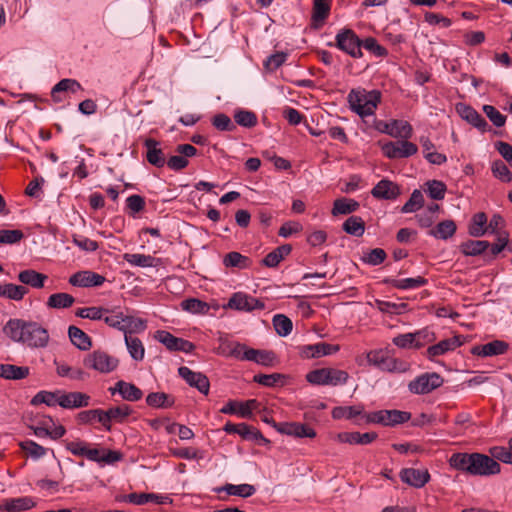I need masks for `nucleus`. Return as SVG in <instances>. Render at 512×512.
I'll return each instance as SVG.
<instances>
[{
	"label": "nucleus",
	"mask_w": 512,
	"mask_h": 512,
	"mask_svg": "<svg viewBox=\"0 0 512 512\" xmlns=\"http://www.w3.org/2000/svg\"><path fill=\"white\" fill-rule=\"evenodd\" d=\"M224 307L239 311H252L254 309H262L264 304L243 292H236Z\"/></svg>",
	"instance_id": "9b49d317"
},
{
	"label": "nucleus",
	"mask_w": 512,
	"mask_h": 512,
	"mask_svg": "<svg viewBox=\"0 0 512 512\" xmlns=\"http://www.w3.org/2000/svg\"><path fill=\"white\" fill-rule=\"evenodd\" d=\"M108 312L109 309L104 307H87L79 308L76 311V316L90 320H102L103 316Z\"/></svg>",
	"instance_id": "bf43d9fd"
},
{
	"label": "nucleus",
	"mask_w": 512,
	"mask_h": 512,
	"mask_svg": "<svg viewBox=\"0 0 512 512\" xmlns=\"http://www.w3.org/2000/svg\"><path fill=\"white\" fill-rule=\"evenodd\" d=\"M358 208L359 203L357 201L348 198H339L334 201L332 214L334 216L346 215L357 211Z\"/></svg>",
	"instance_id": "a19ab883"
},
{
	"label": "nucleus",
	"mask_w": 512,
	"mask_h": 512,
	"mask_svg": "<svg viewBox=\"0 0 512 512\" xmlns=\"http://www.w3.org/2000/svg\"><path fill=\"white\" fill-rule=\"evenodd\" d=\"M491 458L495 461H501L503 463L512 464V450L506 447H493L490 449Z\"/></svg>",
	"instance_id": "774afa93"
},
{
	"label": "nucleus",
	"mask_w": 512,
	"mask_h": 512,
	"mask_svg": "<svg viewBox=\"0 0 512 512\" xmlns=\"http://www.w3.org/2000/svg\"><path fill=\"white\" fill-rule=\"evenodd\" d=\"M456 111L463 120L479 131L485 132L489 128L487 121L473 107L464 103H458Z\"/></svg>",
	"instance_id": "dca6fc26"
},
{
	"label": "nucleus",
	"mask_w": 512,
	"mask_h": 512,
	"mask_svg": "<svg viewBox=\"0 0 512 512\" xmlns=\"http://www.w3.org/2000/svg\"><path fill=\"white\" fill-rule=\"evenodd\" d=\"M371 194L377 199L394 200L400 194V189L396 183L382 179L374 186Z\"/></svg>",
	"instance_id": "412c9836"
},
{
	"label": "nucleus",
	"mask_w": 512,
	"mask_h": 512,
	"mask_svg": "<svg viewBox=\"0 0 512 512\" xmlns=\"http://www.w3.org/2000/svg\"><path fill=\"white\" fill-rule=\"evenodd\" d=\"M79 91H83V87L76 79L64 78L55 84L51 90V97L54 102H62V98L59 96L61 92H70L76 94Z\"/></svg>",
	"instance_id": "b1692460"
},
{
	"label": "nucleus",
	"mask_w": 512,
	"mask_h": 512,
	"mask_svg": "<svg viewBox=\"0 0 512 512\" xmlns=\"http://www.w3.org/2000/svg\"><path fill=\"white\" fill-rule=\"evenodd\" d=\"M144 145L147 148V161L158 168L163 167L166 163V159L163 151L158 147L159 142L155 139L148 138L145 140Z\"/></svg>",
	"instance_id": "c85d7f7f"
},
{
	"label": "nucleus",
	"mask_w": 512,
	"mask_h": 512,
	"mask_svg": "<svg viewBox=\"0 0 512 512\" xmlns=\"http://www.w3.org/2000/svg\"><path fill=\"white\" fill-rule=\"evenodd\" d=\"M174 398L164 392H152L146 397V403L154 408H169L174 405Z\"/></svg>",
	"instance_id": "58836bf2"
},
{
	"label": "nucleus",
	"mask_w": 512,
	"mask_h": 512,
	"mask_svg": "<svg viewBox=\"0 0 512 512\" xmlns=\"http://www.w3.org/2000/svg\"><path fill=\"white\" fill-rule=\"evenodd\" d=\"M382 151L390 159L408 158L417 153L418 147L407 140L390 141L382 146Z\"/></svg>",
	"instance_id": "6e6552de"
},
{
	"label": "nucleus",
	"mask_w": 512,
	"mask_h": 512,
	"mask_svg": "<svg viewBox=\"0 0 512 512\" xmlns=\"http://www.w3.org/2000/svg\"><path fill=\"white\" fill-rule=\"evenodd\" d=\"M47 279V275L37 272L33 269H26L18 274V280L21 283L36 289L44 287L45 281Z\"/></svg>",
	"instance_id": "7c9ffc66"
},
{
	"label": "nucleus",
	"mask_w": 512,
	"mask_h": 512,
	"mask_svg": "<svg viewBox=\"0 0 512 512\" xmlns=\"http://www.w3.org/2000/svg\"><path fill=\"white\" fill-rule=\"evenodd\" d=\"M181 308L192 314L205 315L209 312V305L196 298L185 299L181 302Z\"/></svg>",
	"instance_id": "a18cd8bd"
},
{
	"label": "nucleus",
	"mask_w": 512,
	"mask_h": 512,
	"mask_svg": "<svg viewBox=\"0 0 512 512\" xmlns=\"http://www.w3.org/2000/svg\"><path fill=\"white\" fill-rule=\"evenodd\" d=\"M339 350V346L331 345L325 342L316 343L313 345H304L300 347V354L303 358H319L326 355H331Z\"/></svg>",
	"instance_id": "6ab92c4d"
},
{
	"label": "nucleus",
	"mask_w": 512,
	"mask_h": 512,
	"mask_svg": "<svg viewBox=\"0 0 512 512\" xmlns=\"http://www.w3.org/2000/svg\"><path fill=\"white\" fill-rule=\"evenodd\" d=\"M60 406L65 409L86 407L89 405L90 396L82 392L65 393L60 390Z\"/></svg>",
	"instance_id": "4be33fe9"
},
{
	"label": "nucleus",
	"mask_w": 512,
	"mask_h": 512,
	"mask_svg": "<svg viewBox=\"0 0 512 512\" xmlns=\"http://www.w3.org/2000/svg\"><path fill=\"white\" fill-rule=\"evenodd\" d=\"M382 132L395 138L408 139L412 135V126L404 120H393L390 123H383Z\"/></svg>",
	"instance_id": "a878e982"
},
{
	"label": "nucleus",
	"mask_w": 512,
	"mask_h": 512,
	"mask_svg": "<svg viewBox=\"0 0 512 512\" xmlns=\"http://www.w3.org/2000/svg\"><path fill=\"white\" fill-rule=\"evenodd\" d=\"M273 325L277 334L283 337L289 335L293 328L292 321L283 314L273 317Z\"/></svg>",
	"instance_id": "6e6d98bb"
},
{
	"label": "nucleus",
	"mask_w": 512,
	"mask_h": 512,
	"mask_svg": "<svg viewBox=\"0 0 512 512\" xmlns=\"http://www.w3.org/2000/svg\"><path fill=\"white\" fill-rule=\"evenodd\" d=\"M424 204V197L420 190L415 189L409 200L401 208L402 213H412L419 210Z\"/></svg>",
	"instance_id": "13d9d810"
},
{
	"label": "nucleus",
	"mask_w": 512,
	"mask_h": 512,
	"mask_svg": "<svg viewBox=\"0 0 512 512\" xmlns=\"http://www.w3.org/2000/svg\"><path fill=\"white\" fill-rule=\"evenodd\" d=\"M330 5L328 3H313L312 20L315 22V27L320 26L328 17Z\"/></svg>",
	"instance_id": "0e129e2a"
},
{
	"label": "nucleus",
	"mask_w": 512,
	"mask_h": 512,
	"mask_svg": "<svg viewBox=\"0 0 512 512\" xmlns=\"http://www.w3.org/2000/svg\"><path fill=\"white\" fill-rule=\"evenodd\" d=\"M400 478L410 486L421 488L429 481L430 474L427 470L405 468L401 470Z\"/></svg>",
	"instance_id": "aec40b11"
},
{
	"label": "nucleus",
	"mask_w": 512,
	"mask_h": 512,
	"mask_svg": "<svg viewBox=\"0 0 512 512\" xmlns=\"http://www.w3.org/2000/svg\"><path fill=\"white\" fill-rule=\"evenodd\" d=\"M123 259L130 265L137 267H153L155 262V258L151 255L138 253H125Z\"/></svg>",
	"instance_id": "8fccbe9b"
},
{
	"label": "nucleus",
	"mask_w": 512,
	"mask_h": 512,
	"mask_svg": "<svg viewBox=\"0 0 512 512\" xmlns=\"http://www.w3.org/2000/svg\"><path fill=\"white\" fill-rule=\"evenodd\" d=\"M464 343V338L460 335L453 336L448 339H444L439 343L428 347L426 355L430 360H433L437 356L444 355L450 351H454Z\"/></svg>",
	"instance_id": "f3484780"
},
{
	"label": "nucleus",
	"mask_w": 512,
	"mask_h": 512,
	"mask_svg": "<svg viewBox=\"0 0 512 512\" xmlns=\"http://www.w3.org/2000/svg\"><path fill=\"white\" fill-rule=\"evenodd\" d=\"M84 365L100 373H110L118 366V360L104 351H94L84 359Z\"/></svg>",
	"instance_id": "0eeeda50"
},
{
	"label": "nucleus",
	"mask_w": 512,
	"mask_h": 512,
	"mask_svg": "<svg viewBox=\"0 0 512 512\" xmlns=\"http://www.w3.org/2000/svg\"><path fill=\"white\" fill-rule=\"evenodd\" d=\"M487 216L484 212L476 213L469 224L468 232L473 237H482L488 233Z\"/></svg>",
	"instance_id": "c9c22d12"
},
{
	"label": "nucleus",
	"mask_w": 512,
	"mask_h": 512,
	"mask_svg": "<svg viewBox=\"0 0 512 512\" xmlns=\"http://www.w3.org/2000/svg\"><path fill=\"white\" fill-rule=\"evenodd\" d=\"M60 390L54 392L40 391L33 398L31 403L33 405L46 404L47 406H60Z\"/></svg>",
	"instance_id": "49530a36"
},
{
	"label": "nucleus",
	"mask_w": 512,
	"mask_h": 512,
	"mask_svg": "<svg viewBox=\"0 0 512 512\" xmlns=\"http://www.w3.org/2000/svg\"><path fill=\"white\" fill-rule=\"evenodd\" d=\"M78 420L82 424H91L97 421L104 427V410L91 409L82 411L78 414Z\"/></svg>",
	"instance_id": "5fc2aeb1"
},
{
	"label": "nucleus",
	"mask_w": 512,
	"mask_h": 512,
	"mask_svg": "<svg viewBox=\"0 0 512 512\" xmlns=\"http://www.w3.org/2000/svg\"><path fill=\"white\" fill-rule=\"evenodd\" d=\"M124 339L130 356L135 361H142L145 355V349L142 341L139 338L133 337L131 335H125Z\"/></svg>",
	"instance_id": "ea45409f"
},
{
	"label": "nucleus",
	"mask_w": 512,
	"mask_h": 512,
	"mask_svg": "<svg viewBox=\"0 0 512 512\" xmlns=\"http://www.w3.org/2000/svg\"><path fill=\"white\" fill-rule=\"evenodd\" d=\"M223 264L226 267H234L238 269H245L249 267L250 260L248 257L240 254L239 252H229L224 256Z\"/></svg>",
	"instance_id": "09e8293b"
},
{
	"label": "nucleus",
	"mask_w": 512,
	"mask_h": 512,
	"mask_svg": "<svg viewBox=\"0 0 512 512\" xmlns=\"http://www.w3.org/2000/svg\"><path fill=\"white\" fill-rule=\"evenodd\" d=\"M28 290L21 285L6 283L0 285V296L19 301L27 294Z\"/></svg>",
	"instance_id": "37998d69"
},
{
	"label": "nucleus",
	"mask_w": 512,
	"mask_h": 512,
	"mask_svg": "<svg viewBox=\"0 0 512 512\" xmlns=\"http://www.w3.org/2000/svg\"><path fill=\"white\" fill-rule=\"evenodd\" d=\"M348 378L346 371L335 368L315 369L306 375V380L313 385H344Z\"/></svg>",
	"instance_id": "7ed1b4c3"
},
{
	"label": "nucleus",
	"mask_w": 512,
	"mask_h": 512,
	"mask_svg": "<svg viewBox=\"0 0 512 512\" xmlns=\"http://www.w3.org/2000/svg\"><path fill=\"white\" fill-rule=\"evenodd\" d=\"M508 349V344L504 341L494 340L484 345L475 346L471 352L474 355L488 357L501 355Z\"/></svg>",
	"instance_id": "bb28decb"
},
{
	"label": "nucleus",
	"mask_w": 512,
	"mask_h": 512,
	"mask_svg": "<svg viewBox=\"0 0 512 512\" xmlns=\"http://www.w3.org/2000/svg\"><path fill=\"white\" fill-rule=\"evenodd\" d=\"M105 282V277L90 271H79L69 278V283L76 287H99Z\"/></svg>",
	"instance_id": "2eb2a0df"
},
{
	"label": "nucleus",
	"mask_w": 512,
	"mask_h": 512,
	"mask_svg": "<svg viewBox=\"0 0 512 512\" xmlns=\"http://www.w3.org/2000/svg\"><path fill=\"white\" fill-rule=\"evenodd\" d=\"M177 155L171 156L165 164L173 170L180 171L189 164L188 158L197 154V149L191 144H180L176 147Z\"/></svg>",
	"instance_id": "9d476101"
},
{
	"label": "nucleus",
	"mask_w": 512,
	"mask_h": 512,
	"mask_svg": "<svg viewBox=\"0 0 512 512\" xmlns=\"http://www.w3.org/2000/svg\"><path fill=\"white\" fill-rule=\"evenodd\" d=\"M27 366H16L12 364H0V377L7 380H21L29 375Z\"/></svg>",
	"instance_id": "f704fd0d"
},
{
	"label": "nucleus",
	"mask_w": 512,
	"mask_h": 512,
	"mask_svg": "<svg viewBox=\"0 0 512 512\" xmlns=\"http://www.w3.org/2000/svg\"><path fill=\"white\" fill-rule=\"evenodd\" d=\"M75 302V298L68 293H55L49 296L47 306L53 309H64L71 307Z\"/></svg>",
	"instance_id": "79ce46f5"
},
{
	"label": "nucleus",
	"mask_w": 512,
	"mask_h": 512,
	"mask_svg": "<svg viewBox=\"0 0 512 512\" xmlns=\"http://www.w3.org/2000/svg\"><path fill=\"white\" fill-rule=\"evenodd\" d=\"M29 324L24 320L10 319L4 326V332L11 340L23 343Z\"/></svg>",
	"instance_id": "393cba45"
},
{
	"label": "nucleus",
	"mask_w": 512,
	"mask_h": 512,
	"mask_svg": "<svg viewBox=\"0 0 512 512\" xmlns=\"http://www.w3.org/2000/svg\"><path fill=\"white\" fill-rule=\"evenodd\" d=\"M491 170L493 175L502 182L508 183L512 181V173L503 161H494L492 163Z\"/></svg>",
	"instance_id": "680f3d73"
},
{
	"label": "nucleus",
	"mask_w": 512,
	"mask_h": 512,
	"mask_svg": "<svg viewBox=\"0 0 512 512\" xmlns=\"http://www.w3.org/2000/svg\"><path fill=\"white\" fill-rule=\"evenodd\" d=\"M132 412L133 409L127 404L110 407L104 410V430L108 432L111 431L112 422L123 423Z\"/></svg>",
	"instance_id": "a211bd4d"
},
{
	"label": "nucleus",
	"mask_w": 512,
	"mask_h": 512,
	"mask_svg": "<svg viewBox=\"0 0 512 512\" xmlns=\"http://www.w3.org/2000/svg\"><path fill=\"white\" fill-rule=\"evenodd\" d=\"M391 360H393V357H390L388 352L382 349L372 350L367 353L368 363L385 372L389 371Z\"/></svg>",
	"instance_id": "473e14b6"
},
{
	"label": "nucleus",
	"mask_w": 512,
	"mask_h": 512,
	"mask_svg": "<svg viewBox=\"0 0 512 512\" xmlns=\"http://www.w3.org/2000/svg\"><path fill=\"white\" fill-rule=\"evenodd\" d=\"M427 280L421 276L415 278H404V279H396L392 281V285L395 288L409 290L415 289L425 285Z\"/></svg>",
	"instance_id": "052dcab7"
},
{
	"label": "nucleus",
	"mask_w": 512,
	"mask_h": 512,
	"mask_svg": "<svg viewBox=\"0 0 512 512\" xmlns=\"http://www.w3.org/2000/svg\"><path fill=\"white\" fill-rule=\"evenodd\" d=\"M125 315L118 309L109 310L102 320L110 327L123 331Z\"/></svg>",
	"instance_id": "864d4df0"
},
{
	"label": "nucleus",
	"mask_w": 512,
	"mask_h": 512,
	"mask_svg": "<svg viewBox=\"0 0 512 512\" xmlns=\"http://www.w3.org/2000/svg\"><path fill=\"white\" fill-rule=\"evenodd\" d=\"M336 46L353 58H361V40L351 29H345L337 33Z\"/></svg>",
	"instance_id": "423d86ee"
},
{
	"label": "nucleus",
	"mask_w": 512,
	"mask_h": 512,
	"mask_svg": "<svg viewBox=\"0 0 512 512\" xmlns=\"http://www.w3.org/2000/svg\"><path fill=\"white\" fill-rule=\"evenodd\" d=\"M427 192L431 199L442 200L445 196L446 186L443 182L432 180L427 182Z\"/></svg>",
	"instance_id": "338daca9"
},
{
	"label": "nucleus",
	"mask_w": 512,
	"mask_h": 512,
	"mask_svg": "<svg viewBox=\"0 0 512 512\" xmlns=\"http://www.w3.org/2000/svg\"><path fill=\"white\" fill-rule=\"evenodd\" d=\"M34 506L35 502L32 497L23 496L6 500L5 503L0 506V509H4L8 512H21L29 510Z\"/></svg>",
	"instance_id": "2f4dec72"
},
{
	"label": "nucleus",
	"mask_w": 512,
	"mask_h": 512,
	"mask_svg": "<svg viewBox=\"0 0 512 512\" xmlns=\"http://www.w3.org/2000/svg\"><path fill=\"white\" fill-rule=\"evenodd\" d=\"M217 492H226L228 495L239 496L242 498H247L256 492V488L250 484H226L223 487L216 489Z\"/></svg>",
	"instance_id": "e433bc0d"
},
{
	"label": "nucleus",
	"mask_w": 512,
	"mask_h": 512,
	"mask_svg": "<svg viewBox=\"0 0 512 512\" xmlns=\"http://www.w3.org/2000/svg\"><path fill=\"white\" fill-rule=\"evenodd\" d=\"M443 384V378L435 373H423L408 384V389L416 395H423L432 392Z\"/></svg>",
	"instance_id": "39448f33"
},
{
	"label": "nucleus",
	"mask_w": 512,
	"mask_h": 512,
	"mask_svg": "<svg viewBox=\"0 0 512 512\" xmlns=\"http://www.w3.org/2000/svg\"><path fill=\"white\" fill-rule=\"evenodd\" d=\"M377 438V434L375 432H342L337 435V440L341 443L348 444H360L367 445L373 442Z\"/></svg>",
	"instance_id": "c756f323"
},
{
	"label": "nucleus",
	"mask_w": 512,
	"mask_h": 512,
	"mask_svg": "<svg viewBox=\"0 0 512 512\" xmlns=\"http://www.w3.org/2000/svg\"><path fill=\"white\" fill-rule=\"evenodd\" d=\"M213 126L220 131H234L236 124L223 113L216 114L212 119Z\"/></svg>",
	"instance_id": "69168bd1"
},
{
	"label": "nucleus",
	"mask_w": 512,
	"mask_h": 512,
	"mask_svg": "<svg viewBox=\"0 0 512 512\" xmlns=\"http://www.w3.org/2000/svg\"><path fill=\"white\" fill-rule=\"evenodd\" d=\"M351 111L361 118L374 115L381 101V93L378 90H366L364 88L352 89L347 96Z\"/></svg>",
	"instance_id": "f03ea898"
},
{
	"label": "nucleus",
	"mask_w": 512,
	"mask_h": 512,
	"mask_svg": "<svg viewBox=\"0 0 512 512\" xmlns=\"http://www.w3.org/2000/svg\"><path fill=\"white\" fill-rule=\"evenodd\" d=\"M235 124L245 128H252L257 124V116L248 110H238L234 114Z\"/></svg>",
	"instance_id": "4d7b16f0"
},
{
	"label": "nucleus",
	"mask_w": 512,
	"mask_h": 512,
	"mask_svg": "<svg viewBox=\"0 0 512 512\" xmlns=\"http://www.w3.org/2000/svg\"><path fill=\"white\" fill-rule=\"evenodd\" d=\"M276 431L296 438L316 437V431L312 427L298 422H280L279 425L276 426Z\"/></svg>",
	"instance_id": "ddd939ff"
},
{
	"label": "nucleus",
	"mask_w": 512,
	"mask_h": 512,
	"mask_svg": "<svg viewBox=\"0 0 512 512\" xmlns=\"http://www.w3.org/2000/svg\"><path fill=\"white\" fill-rule=\"evenodd\" d=\"M109 390L112 395L119 393L124 400L131 402L138 401L143 396L141 389L136 385L123 380L118 381L114 388H110Z\"/></svg>",
	"instance_id": "5701e85b"
},
{
	"label": "nucleus",
	"mask_w": 512,
	"mask_h": 512,
	"mask_svg": "<svg viewBox=\"0 0 512 512\" xmlns=\"http://www.w3.org/2000/svg\"><path fill=\"white\" fill-rule=\"evenodd\" d=\"M343 230L350 235L360 237L364 234L365 223L359 216H351L343 223Z\"/></svg>",
	"instance_id": "de8ad7c7"
},
{
	"label": "nucleus",
	"mask_w": 512,
	"mask_h": 512,
	"mask_svg": "<svg viewBox=\"0 0 512 512\" xmlns=\"http://www.w3.org/2000/svg\"><path fill=\"white\" fill-rule=\"evenodd\" d=\"M178 374L189 384L191 387L198 389L199 392L207 395L210 388L208 378L200 373L194 372L186 366H181L178 369Z\"/></svg>",
	"instance_id": "4468645a"
},
{
	"label": "nucleus",
	"mask_w": 512,
	"mask_h": 512,
	"mask_svg": "<svg viewBox=\"0 0 512 512\" xmlns=\"http://www.w3.org/2000/svg\"><path fill=\"white\" fill-rule=\"evenodd\" d=\"M456 224L453 220H444L439 222L435 228L428 231V235L441 240H447L456 232Z\"/></svg>",
	"instance_id": "72a5a7b5"
},
{
	"label": "nucleus",
	"mask_w": 512,
	"mask_h": 512,
	"mask_svg": "<svg viewBox=\"0 0 512 512\" xmlns=\"http://www.w3.org/2000/svg\"><path fill=\"white\" fill-rule=\"evenodd\" d=\"M68 336L71 342L80 350H88L92 345L90 337L76 326L68 328Z\"/></svg>",
	"instance_id": "4c0bfd02"
},
{
	"label": "nucleus",
	"mask_w": 512,
	"mask_h": 512,
	"mask_svg": "<svg viewBox=\"0 0 512 512\" xmlns=\"http://www.w3.org/2000/svg\"><path fill=\"white\" fill-rule=\"evenodd\" d=\"M124 320V329L122 332H124L125 335L143 332L147 327L146 321L138 317L125 315Z\"/></svg>",
	"instance_id": "3c124183"
},
{
	"label": "nucleus",
	"mask_w": 512,
	"mask_h": 512,
	"mask_svg": "<svg viewBox=\"0 0 512 512\" xmlns=\"http://www.w3.org/2000/svg\"><path fill=\"white\" fill-rule=\"evenodd\" d=\"M392 343L402 349L419 348L414 333L399 334L392 339Z\"/></svg>",
	"instance_id": "e2e57ef3"
},
{
	"label": "nucleus",
	"mask_w": 512,
	"mask_h": 512,
	"mask_svg": "<svg viewBox=\"0 0 512 512\" xmlns=\"http://www.w3.org/2000/svg\"><path fill=\"white\" fill-rule=\"evenodd\" d=\"M155 339L171 351H182L185 353H190L195 348V345L192 342L175 337L168 331L164 330L157 331L155 334Z\"/></svg>",
	"instance_id": "1a4fd4ad"
},
{
	"label": "nucleus",
	"mask_w": 512,
	"mask_h": 512,
	"mask_svg": "<svg viewBox=\"0 0 512 512\" xmlns=\"http://www.w3.org/2000/svg\"><path fill=\"white\" fill-rule=\"evenodd\" d=\"M490 243L485 240H468L461 245V251L467 256H477L488 249Z\"/></svg>",
	"instance_id": "c03bdc74"
},
{
	"label": "nucleus",
	"mask_w": 512,
	"mask_h": 512,
	"mask_svg": "<svg viewBox=\"0 0 512 512\" xmlns=\"http://www.w3.org/2000/svg\"><path fill=\"white\" fill-rule=\"evenodd\" d=\"M449 465L458 471L473 476H491L500 473L497 461L482 453H454L449 459Z\"/></svg>",
	"instance_id": "f257e3e1"
},
{
	"label": "nucleus",
	"mask_w": 512,
	"mask_h": 512,
	"mask_svg": "<svg viewBox=\"0 0 512 512\" xmlns=\"http://www.w3.org/2000/svg\"><path fill=\"white\" fill-rule=\"evenodd\" d=\"M368 423H377L384 426H395L410 420L411 414L400 410H379L364 415Z\"/></svg>",
	"instance_id": "20e7f679"
},
{
	"label": "nucleus",
	"mask_w": 512,
	"mask_h": 512,
	"mask_svg": "<svg viewBox=\"0 0 512 512\" xmlns=\"http://www.w3.org/2000/svg\"><path fill=\"white\" fill-rule=\"evenodd\" d=\"M49 341L48 331L35 322H30L23 344L32 348H43Z\"/></svg>",
	"instance_id": "f8f14e48"
},
{
	"label": "nucleus",
	"mask_w": 512,
	"mask_h": 512,
	"mask_svg": "<svg viewBox=\"0 0 512 512\" xmlns=\"http://www.w3.org/2000/svg\"><path fill=\"white\" fill-rule=\"evenodd\" d=\"M21 449L27 456L38 460L46 455L47 449L32 440H25L20 443Z\"/></svg>",
	"instance_id": "603ef678"
},
{
	"label": "nucleus",
	"mask_w": 512,
	"mask_h": 512,
	"mask_svg": "<svg viewBox=\"0 0 512 512\" xmlns=\"http://www.w3.org/2000/svg\"><path fill=\"white\" fill-rule=\"evenodd\" d=\"M244 358L246 361H252L266 367H272L276 362L275 354L272 351L253 348L244 352Z\"/></svg>",
	"instance_id": "cd10ccee"
}]
</instances>
